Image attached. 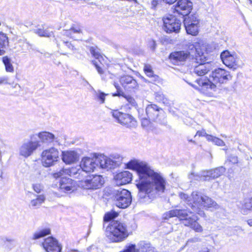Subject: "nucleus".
<instances>
[{
    "instance_id": "1",
    "label": "nucleus",
    "mask_w": 252,
    "mask_h": 252,
    "mask_svg": "<svg viewBox=\"0 0 252 252\" xmlns=\"http://www.w3.org/2000/svg\"><path fill=\"white\" fill-rule=\"evenodd\" d=\"M126 168L136 171L138 179L136 186L138 189V196L142 203H150L157 196L164 192L166 182L163 177L152 170L145 162L133 159L126 164Z\"/></svg>"
},
{
    "instance_id": "2",
    "label": "nucleus",
    "mask_w": 252,
    "mask_h": 252,
    "mask_svg": "<svg viewBox=\"0 0 252 252\" xmlns=\"http://www.w3.org/2000/svg\"><path fill=\"white\" fill-rule=\"evenodd\" d=\"M210 78L212 81L207 79L199 78L195 81L196 84H189L204 95L214 97L217 90L215 83H225L231 79V76L229 72L218 68L212 72Z\"/></svg>"
},
{
    "instance_id": "3",
    "label": "nucleus",
    "mask_w": 252,
    "mask_h": 252,
    "mask_svg": "<svg viewBox=\"0 0 252 252\" xmlns=\"http://www.w3.org/2000/svg\"><path fill=\"white\" fill-rule=\"evenodd\" d=\"M106 236L112 242H121L129 235L127 226L124 222L112 221L106 227Z\"/></svg>"
},
{
    "instance_id": "4",
    "label": "nucleus",
    "mask_w": 252,
    "mask_h": 252,
    "mask_svg": "<svg viewBox=\"0 0 252 252\" xmlns=\"http://www.w3.org/2000/svg\"><path fill=\"white\" fill-rule=\"evenodd\" d=\"M179 196L181 199L186 201L189 205H190L192 210L194 212L200 215L204 214V213L200 208L205 196L201 192L194 191L192 192L190 196L181 192L179 194Z\"/></svg>"
},
{
    "instance_id": "5",
    "label": "nucleus",
    "mask_w": 252,
    "mask_h": 252,
    "mask_svg": "<svg viewBox=\"0 0 252 252\" xmlns=\"http://www.w3.org/2000/svg\"><path fill=\"white\" fill-rule=\"evenodd\" d=\"M102 159V155L92 158L84 157L81 160L80 167L86 172L94 171L99 168L104 169Z\"/></svg>"
},
{
    "instance_id": "6",
    "label": "nucleus",
    "mask_w": 252,
    "mask_h": 252,
    "mask_svg": "<svg viewBox=\"0 0 252 252\" xmlns=\"http://www.w3.org/2000/svg\"><path fill=\"white\" fill-rule=\"evenodd\" d=\"M115 205L119 208L125 209L131 204L132 197L130 192L125 189L115 190L113 195Z\"/></svg>"
},
{
    "instance_id": "7",
    "label": "nucleus",
    "mask_w": 252,
    "mask_h": 252,
    "mask_svg": "<svg viewBox=\"0 0 252 252\" xmlns=\"http://www.w3.org/2000/svg\"><path fill=\"white\" fill-rule=\"evenodd\" d=\"M225 172V168L222 166L210 170L202 171L199 174L191 173L189 178L196 180H210L220 177Z\"/></svg>"
},
{
    "instance_id": "8",
    "label": "nucleus",
    "mask_w": 252,
    "mask_h": 252,
    "mask_svg": "<svg viewBox=\"0 0 252 252\" xmlns=\"http://www.w3.org/2000/svg\"><path fill=\"white\" fill-rule=\"evenodd\" d=\"M104 183V179L101 175H95L79 181L78 186L84 189L94 190L101 188Z\"/></svg>"
},
{
    "instance_id": "9",
    "label": "nucleus",
    "mask_w": 252,
    "mask_h": 252,
    "mask_svg": "<svg viewBox=\"0 0 252 252\" xmlns=\"http://www.w3.org/2000/svg\"><path fill=\"white\" fill-rule=\"evenodd\" d=\"M59 158V150L54 147L43 150L41 155V160L43 166L49 167L54 165Z\"/></svg>"
},
{
    "instance_id": "10",
    "label": "nucleus",
    "mask_w": 252,
    "mask_h": 252,
    "mask_svg": "<svg viewBox=\"0 0 252 252\" xmlns=\"http://www.w3.org/2000/svg\"><path fill=\"white\" fill-rule=\"evenodd\" d=\"M220 58L226 66L233 70L241 67L243 65L242 61L235 53L223 51L220 55Z\"/></svg>"
},
{
    "instance_id": "11",
    "label": "nucleus",
    "mask_w": 252,
    "mask_h": 252,
    "mask_svg": "<svg viewBox=\"0 0 252 252\" xmlns=\"http://www.w3.org/2000/svg\"><path fill=\"white\" fill-rule=\"evenodd\" d=\"M193 210L189 211L187 209H175L170 210L163 215L164 219L167 220L169 218L177 217L180 220H183V224L185 225L187 221L189 220L192 218V215H195Z\"/></svg>"
},
{
    "instance_id": "12",
    "label": "nucleus",
    "mask_w": 252,
    "mask_h": 252,
    "mask_svg": "<svg viewBox=\"0 0 252 252\" xmlns=\"http://www.w3.org/2000/svg\"><path fill=\"white\" fill-rule=\"evenodd\" d=\"M39 146V142L37 141H24L19 148V155L23 158H28L33 154Z\"/></svg>"
},
{
    "instance_id": "13",
    "label": "nucleus",
    "mask_w": 252,
    "mask_h": 252,
    "mask_svg": "<svg viewBox=\"0 0 252 252\" xmlns=\"http://www.w3.org/2000/svg\"><path fill=\"white\" fill-rule=\"evenodd\" d=\"M113 117L122 125L126 127L134 126L136 125V121L130 115L121 112L118 110H113L111 112Z\"/></svg>"
},
{
    "instance_id": "14",
    "label": "nucleus",
    "mask_w": 252,
    "mask_h": 252,
    "mask_svg": "<svg viewBox=\"0 0 252 252\" xmlns=\"http://www.w3.org/2000/svg\"><path fill=\"white\" fill-rule=\"evenodd\" d=\"M164 30L167 32H178L180 30L181 23L175 16L168 15L163 19Z\"/></svg>"
},
{
    "instance_id": "15",
    "label": "nucleus",
    "mask_w": 252,
    "mask_h": 252,
    "mask_svg": "<svg viewBox=\"0 0 252 252\" xmlns=\"http://www.w3.org/2000/svg\"><path fill=\"white\" fill-rule=\"evenodd\" d=\"M104 169H109L120 166L123 161V158L120 155L115 154L108 158L102 155Z\"/></svg>"
},
{
    "instance_id": "16",
    "label": "nucleus",
    "mask_w": 252,
    "mask_h": 252,
    "mask_svg": "<svg viewBox=\"0 0 252 252\" xmlns=\"http://www.w3.org/2000/svg\"><path fill=\"white\" fill-rule=\"evenodd\" d=\"M146 113L149 120L160 122V117L163 115V111L157 105L152 104L146 107Z\"/></svg>"
},
{
    "instance_id": "17",
    "label": "nucleus",
    "mask_w": 252,
    "mask_h": 252,
    "mask_svg": "<svg viewBox=\"0 0 252 252\" xmlns=\"http://www.w3.org/2000/svg\"><path fill=\"white\" fill-rule=\"evenodd\" d=\"M206 61L205 59L203 61L193 60L195 64L193 65V72L198 76H203L206 74L209 71L213 69L212 64L209 63H204Z\"/></svg>"
},
{
    "instance_id": "18",
    "label": "nucleus",
    "mask_w": 252,
    "mask_h": 252,
    "mask_svg": "<svg viewBox=\"0 0 252 252\" xmlns=\"http://www.w3.org/2000/svg\"><path fill=\"white\" fill-rule=\"evenodd\" d=\"M189 52L187 51H176L170 54L169 58L173 64L180 65L189 58Z\"/></svg>"
},
{
    "instance_id": "19",
    "label": "nucleus",
    "mask_w": 252,
    "mask_h": 252,
    "mask_svg": "<svg viewBox=\"0 0 252 252\" xmlns=\"http://www.w3.org/2000/svg\"><path fill=\"white\" fill-rule=\"evenodd\" d=\"M37 136L42 143L49 144L53 142L61 145L62 136L56 137L53 133L48 131H42L37 134Z\"/></svg>"
},
{
    "instance_id": "20",
    "label": "nucleus",
    "mask_w": 252,
    "mask_h": 252,
    "mask_svg": "<svg viewBox=\"0 0 252 252\" xmlns=\"http://www.w3.org/2000/svg\"><path fill=\"white\" fill-rule=\"evenodd\" d=\"M192 7V2L189 0H179L175 6V10L179 14L185 16L189 14Z\"/></svg>"
},
{
    "instance_id": "21",
    "label": "nucleus",
    "mask_w": 252,
    "mask_h": 252,
    "mask_svg": "<svg viewBox=\"0 0 252 252\" xmlns=\"http://www.w3.org/2000/svg\"><path fill=\"white\" fill-rule=\"evenodd\" d=\"M188 48L192 50L195 49L196 54L195 55V58L193 60L197 61H203L207 57V53L205 52V47L198 42H195L194 43H189L188 44Z\"/></svg>"
},
{
    "instance_id": "22",
    "label": "nucleus",
    "mask_w": 252,
    "mask_h": 252,
    "mask_svg": "<svg viewBox=\"0 0 252 252\" xmlns=\"http://www.w3.org/2000/svg\"><path fill=\"white\" fill-rule=\"evenodd\" d=\"M42 246L47 252H61L62 250L57 241L52 237L45 239Z\"/></svg>"
},
{
    "instance_id": "23",
    "label": "nucleus",
    "mask_w": 252,
    "mask_h": 252,
    "mask_svg": "<svg viewBox=\"0 0 252 252\" xmlns=\"http://www.w3.org/2000/svg\"><path fill=\"white\" fill-rule=\"evenodd\" d=\"M132 174L127 171L117 173L114 176V179L117 186H121L130 183L132 180Z\"/></svg>"
},
{
    "instance_id": "24",
    "label": "nucleus",
    "mask_w": 252,
    "mask_h": 252,
    "mask_svg": "<svg viewBox=\"0 0 252 252\" xmlns=\"http://www.w3.org/2000/svg\"><path fill=\"white\" fill-rule=\"evenodd\" d=\"M59 189L63 192H71L75 189L74 183L70 178L63 177L60 180Z\"/></svg>"
},
{
    "instance_id": "25",
    "label": "nucleus",
    "mask_w": 252,
    "mask_h": 252,
    "mask_svg": "<svg viewBox=\"0 0 252 252\" xmlns=\"http://www.w3.org/2000/svg\"><path fill=\"white\" fill-rule=\"evenodd\" d=\"M62 159L65 164H71L78 161L79 156L78 154L74 151H63Z\"/></svg>"
},
{
    "instance_id": "26",
    "label": "nucleus",
    "mask_w": 252,
    "mask_h": 252,
    "mask_svg": "<svg viewBox=\"0 0 252 252\" xmlns=\"http://www.w3.org/2000/svg\"><path fill=\"white\" fill-rule=\"evenodd\" d=\"M120 82L122 86L127 90L136 88L138 84L136 81L132 77L129 75H125L121 77Z\"/></svg>"
},
{
    "instance_id": "27",
    "label": "nucleus",
    "mask_w": 252,
    "mask_h": 252,
    "mask_svg": "<svg viewBox=\"0 0 252 252\" xmlns=\"http://www.w3.org/2000/svg\"><path fill=\"white\" fill-rule=\"evenodd\" d=\"M198 218L195 215H192V218L187 221L185 226H189L197 232H201L203 231L202 227L197 222Z\"/></svg>"
},
{
    "instance_id": "28",
    "label": "nucleus",
    "mask_w": 252,
    "mask_h": 252,
    "mask_svg": "<svg viewBox=\"0 0 252 252\" xmlns=\"http://www.w3.org/2000/svg\"><path fill=\"white\" fill-rule=\"evenodd\" d=\"M82 33V29L80 26L73 25L69 30H64L63 35L71 38H75L74 34Z\"/></svg>"
},
{
    "instance_id": "29",
    "label": "nucleus",
    "mask_w": 252,
    "mask_h": 252,
    "mask_svg": "<svg viewBox=\"0 0 252 252\" xmlns=\"http://www.w3.org/2000/svg\"><path fill=\"white\" fill-rule=\"evenodd\" d=\"M9 45V41L6 34L0 32V55H3Z\"/></svg>"
},
{
    "instance_id": "30",
    "label": "nucleus",
    "mask_w": 252,
    "mask_h": 252,
    "mask_svg": "<svg viewBox=\"0 0 252 252\" xmlns=\"http://www.w3.org/2000/svg\"><path fill=\"white\" fill-rule=\"evenodd\" d=\"M212 208L213 209L217 210L219 208V205L211 198L207 196H204V199L202 200L201 207Z\"/></svg>"
},
{
    "instance_id": "31",
    "label": "nucleus",
    "mask_w": 252,
    "mask_h": 252,
    "mask_svg": "<svg viewBox=\"0 0 252 252\" xmlns=\"http://www.w3.org/2000/svg\"><path fill=\"white\" fill-rule=\"evenodd\" d=\"M114 86L115 88L117 89V93L114 94V96H122L128 101L129 103L131 104L132 105H134L135 104V101L134 99L129 95H126L121 90L119 85L118 84L115 83Z\"/></svg>"
},
{
    "instance_id": "32",
    "label": "nucleus",
    "mask_w": 252,
    "mask_h": 252,
    "mask_svg": "<svg viewBox=\"0 0 252 252\" xmlns=\"http://www.w3.org/2000/svg\"><path fill=\"white\" fill-rule=\"evenodd\" d=\"M185 27L188 34L195 36L198 33L199 24H193Z\"/></svg>"
},
{
    "instance_id": "33",
    "label": "nucleus",
    "mask_w": 252,
    "mask_h": 252,
    "mask_svg": "<svg viewBox=\"0 0 252 252\" xmlns=\"http://www.w3.org/2000/svg\"><path fill=\"white\" fill-rule=\"evenodd\" d=\"M83 170L79 167H72L70 168L67 169V175L70 176H74L75 178H79L80 174Z\"/></svg>"
},
{
    "instance_id": "34",
    "label": "nucleus",
    "mask_w": 252,
    "mask_h": 252,
    "mask_svg": "<svg viewBox=\"0 0 252 252\" xmlns=\"http://www.w3.org/2000/svg\"><path fill=\"white\" fill-rule=\"evenodd\" d=\"M90 51L93 56L100 62L101 64H103L105 63L106 58L102 56L98 50L92 47L90 49Z\"/></svg>"
},
{
    "instance_id": "35",
    "label": "nucleus",
    "mask_w": 252,
    "mask_h": 252,
    "mask_svg": "<svg viewBox=\"0 0 252 252\" xmlns=\"http://www.w3.org/2000/svg\"><path fill=\"white\" fill-rule=\"evenodd\" d=\"M45 197L44 195H38L37 198L31 200L30 206L32 207H39L45 201Z\"/></svg>"
},
{
    "instance_id": "36",
    "label": "nucleus",
    "mask_w": 252,
    "mask_h": 252,
    "mask_svg": "<svg viewBox=\"0 0 252 252\" xmlns=\"http://www.w3.org/2000/svg\"><path fill=\"white\" fill-rule=\"evenodd\" d=\"M193 24H199V21L195 14L190 15L188 18L184 19L185 26H187L188 25H193Z\"/></svg>"
},
{
    "instance_id": "37",
    "label": "nucleus",
    "mask_w": 252,
    "mask_h": 252,
    "mask_svg": "<svg viewBox=\"0 0 252 252\" xmlns=\"http://www.w3.org/2000/svg\"><path fill=\"white\" fill-rule=\"evenodd\" d=\"M50 233V229L45 228L36 231L33 235L32 239L36 240L43 237Z\"/></svg>"
},
{
    "instance_id": "38",
    "label": "nucleus",
    "mask_w": 252,
    "mask_h": 252,
    "mask_svg": "<svg viewBox=\"0 0 252 252\" xmlns=\"http://www.w3.org/2000/svg\"><path fill=\"white\" fill-rule=\"evenodd\" d=\"M93 63L95 66V68L97 72L100 75L103 80H107V76H109L110 78H111V76L112 75V74H110L109 72L103 71L102 67L99 66L95 61H94Z\"/></svg>"
},
{
    "instance_id": "39",
    "label": "nucleus",
    "mask_w": 252,
    "mask_h": 252,
    "mask_svg": "<svg viewBox=\"0 0 252 252\" xmlns=\"http://www.w3.org/2000/svg\"><path fill=\"white\" fill-rule=\"evenodd\" d=\"M144 71L147 76L153 79L155 81L158 78V76L154 74L152 66L149 64H145L144 67Z\"/></svg>"
},
{
    "instance_id": "40",
    "label": "nucleus",
    "mask_w": 252,
    "mask_h": 252,
    "mask_svg": "<svg viewBox=\"0 0 252 252\" xmlns=\"http://www.w3.org/2000/svg\"><path fill=\"white\" fill-rule=\"evenodd\" d=\"M34 32L40 36L49 37L53 35L52 32L42 28H38L34 30Z\"/></svg>"
},
{
    "instance_id": "41",
    "label": "nucleus",
    "mask_w": 252,
    "mask_h": 252,
    "mask_svg": "<svg viewBox=\"0 0 252 252\" xmlns=\"http://www.w3.org/2000/svg\"><path fill=\"white\" fill-rule=\"evenodd\" d=\"M2 62L4 63L5 70L7 72H12L14 71V67L11 63V60L7 56L2 58Z\"/></svg>"
},
{
    "instance_id": "42",
    "label": "nucleus",
    "mask_w": 252,
    "mask_h": 252,
    "mask_svg": "<svg viewBox=\"0 0 252 252\" xmlns=\"http://www.w3.org/2000/svg\"><path fill=\"white\" fill-rule=\"evenodd\" d=\"M94 94L95 96V99L100 101V103L103 104L105 102V96L108 95V94L104 93L100 91H94Z\"/></svg>"
},
{
    "instance_id": "43",
    "label": "nucleus",
    "mask_w": 252,
    "mask_h": 252,
    "mask_svg": "<svg viewBox=\"0 0 252 252\" xmlns=\"http://www.w3.org/2000/svg\"><path fill=\"white\" fill-rule=\"evenodd\" d=\"M118 215V214L113 211L107 212L104 216L103 220L104 221H109L112 219L116 218Z\"/></svg>"
},
{
    "instance_id": "44",
    "label": "nucleus",
    "mask_w": 252,
    "mask_h": 252,
    "mask_svg": "<svg viewBox=\"0 0 252 252\" xmlns=\"http://www.w3.org/2000/svg\"><path fill=\"white\" fill-rule=\"evenodd\" d=\"M155 98L158 102L163 103H166L167 101V99L164 95L160 92H158L155 94Z\"/></svg>"
},
{
    "instance_id": "45",
    "label": "nucleus",
    "mask_w": 252,
    "mask_h": 252,
    "mask_svg": "<svg viewBox=\"0 0 252 252\" xmlns=\"http://www.w3.org/2000/svg\"><path fill=\"white\" fill-rule=\"evenodd\" d=\"M243 210H252V198L247 200L243 206Z\"/></svg>"
},
{
    "instance_id": "46",
    "label": "nucleus",
    "mask_w": 252,
    "mask_h": 252,
    "mask_svg": "<svg viewBox=\"0 0 252 252\" xmlns=\"http://www.w3.org/2000/svg\"><path fill=\"white\" fill-rule=\"evenodd\" d=\"M64 175H67V169L63 168L59 171L54 173L53 176L54 178L57 179Z\"/></svg>"
},
{
    "instance_id": "47",
    "label": "nucleus",
    "mask_w": 252,
    "mask_h": 252,
    "mask_svg": "<svg viewBox=\"0 0 252 252\" xmlns=\"http://www.w3.org/2000/svg\"><path fill=\"white\" fill-rule=\"evenodd\" d=\"M213 143L218 146H224L225 145L224 142L222 140L215 136L214 138Z\"/></svg>"
},
{
    "instance_id": "48",
    "label": "nucleus",
    "mask_w": 252,
    "mask_h": 252,
    "mask_svg": "<svg viewBox=\"0 0 252 252\" xmlns=\"http://www.w3.org/2000/svg\"><path fill=\"white\" fill-rule=\"evenodd\" d=\"M63 41L64 45L66 46L69 50L72 51L73 52H74L77 50V49L75 47V46L72 43L68 41H66L64 40H63Z\"/></svg>"
},
{
    "instance_id": "49",
    "label": "nucleus",
    "mask_w": 252,
    "mask_h": 252,
    "mask_svg": "<svg viewBox=\"0 0 252 252\" xmlns=\"http://www.w3.org/2000/svg\"><path fill=\"white\" fill-rule=\"evenodd\" d=\"M33 190L37 193H39L43 189L41 185L40 184H35L33 185Z\"/></svg>"
},
{
    "instance_id": "50",
    "label": "nucleus",
    "mask_w": 252,
    "mask_h": 252,
    "mask_svg": "<svg viewBox=\"0 0 252 252\" xmlns=\"http://www.w3.org/2000/svg\"><path fill=\"white\" fill-rule=\"evenodd\" d=\"M228 160L233 164H236L238 162V157L236 156L231 155L229 157Z\"/></svg>"
},
{
    "instance_id": "51",
    "label": "nucleus",
    "mask_w": 252,
    "mask_h": 252,
    "mask_svg": "<svg viewBox=\"0 0 252 252\" xmlns=\"http://www.w3.org/2000/svg\"><path fill=\"white\" fill-rule=\"evenodd\" d=\"M9 78L7 76L0 77V85L8 84Z\"/></svg>"
},
{
    "instance_id": "52",
    "label": "nucleus",
    "mask_w": 252,
    "mask_h": 252,
    "mask_svg": "<svg viewBox=\"0 0 252 252\" xmlns=\"http://www.w3.org/2000/svg\"><path fill=\"white\" fill-rule=\"evenodd\" d=\"M150 120H148L147 119H142V121H141V125H142V126L144 127H147L150 124Z\"/></svg>"
},
{
    "instance_id": "53",
    "label": "nucleus",
    "mask_w": 252,
    "mask_h": 252,
    "mask_svg": "<svg viewBox=\"0 0 252 252\" xmlns=\"http://www.w3.org/2000/svg\"><path fill=\"white\" fill-rule=\"evenodd\" d=\"M207 133L204 129H202L201 130L197 131L196 132V135H195V137L196 136H205L206 135Z\"/></svg>"
},
{
    "instance_id": "54",
    "label": "nucleus",
    "mask_w": 252,
    "mask_h": 252,
    "mask_svg": "<svg viewBox=\"0 0 252 252\" xmlns=\"http://www.w3.org/2000/svg\"><path fill=\"white\" fill-rule=\"evenodd\" d=\"M149 45H150V46L151 49L153 51L155 50V49H156V43L155 41H154V40H151V41L149 42Z\"/></svg>"
},
{
    "instance_id": "55",
    "label": "nucleus",
    "mask_w": 252,
    "mask_h": 252,
    "mask_svg": "<svg viewBox=\"0 0 252 252\" xmlns=\"http://www.w3.org/2000/svg\"><path fill=\"white\" fill-rule=\"evenodd\" d=\"M214 137H215V136L211 135L208 134H207L206 135V139L208 141L212 142V143H213Z\"/></svg>"
},
{
    "instance_id": "56",
    "label": "nucleus",
    "mask_w": 252,
    "mask_h": 252,
    "mask_svg": "<svg viewBox=\"0 0 252 252\" xmlns=\"http://www.w3.org/2000/svg\"><path fill=\"white\" fill-rule=\"evenodd\" d=\"M166 3L171 4L176 1L177 0H163Z\"/></svg>"
},
{
    "instance_id": "57",
    "label": "nucleus",
    "mask_w": 252,
    "mask_h": 252,
    "mask_svg": "<svg viewBox=\"0 0 252 252\" xmlns=\"http://www.w3.org/2000/svg\"><path fill=\"white\" fill-rule=\"evenodd\" d=\"M247 223L250 226H252V219L248 220H247Z\"/></svg>"
},
{
    "instance_id": "58",
    "label": "nucleus",
    "mask_w": 252,
    "mask_h": 252,
    "mask_svg": "<svg viewBox=\"0 0 252 252\" xmlns=\"http://www.w3.org/2000/svg\"><path fill=\"white\" fill-rule=\"evenodd\" d=\"M157 3V1L155 0H153L152 1V5L155 6Z\"/></svg>"
},
{
    "instance_id": "59",
    "label": "nucleus",
    "mask_w": 252,
    "mask_h": 252,
    "mask_svg": "<svg viewBox=\"0 0 252 252\" xmlns=\"http://www.w3.org/2000/svg\"><path fill=\"white\" fill-rule=\"evenodd\" d=\"M147 252H158L154 251V250H152V249H151V250H149V251Z\"/></svg>"
},
{
    "instance_id": "60",
    "label": "nucleus",
    "mask_w": 252,
    "mask_h": 252,
    "mask_svg": "<svg viewBox=\"0 0 252 252\" xmlns=\"http://www.w3.org/2000/svg\"><path fill=\"white\" fill-rule=\"evenodd\" d=\"M221 136H222V137H226V136L223 134H221Z\"/></svg>"
},
{
    "instance_id": "61",
    "label": "nucleus",
    "mask_w": 252,
    "mask_h": 252,
    "mask_svg": "<svg viewBox=\"0 0 252 252\" xmlns=\"http://www.w3.org/2000/svg\"><path fill=\"white\" fill-rule=\"evenodd\" d=\"M141 251H142V252H147V251H144V249H143V248H141Z\"/></svg>"
},
{
    "instance_id": "62",
    "label": "nucleus",
    "mask_w": 252,
    "mask_h": 252,
    "mask_svg": "<svg viewBox=\"0 0 252 252\" xmlns=\"http://www.w3.org/2000/svg\"><path fill=\"white\" fill-rule=\"evenodd\" d=\"M48 55H49V54L48 53V54H45V57H48Z\"/></svg>"
},
{
    "instance_id": "63",
    "label": "nucleus",
    "mask_w": 252,
    "mask_h": 252,
    "mask_svg": "<svg viewBox=\"0 0 252 252\" xmlns=\"http://www.w3.org/2000/svg\"><path fill=\"white\" fill-rule=\"evenodd\" d=\"M145 245L146 247L149 248L148 244H145Z\"/></svg>"
},
{
    "instance_id": "64",
    "label": "nucleus",
    "mask_w": 252,
    "mask_h": 252,
    "mask_svg": "<svg viewBox=\"0 0 252 252\" xmlns=\"http://www.w3.org/2000/svg\"><path fill=\"white\" fill-rule=\"evenodd\" d=\"M250 0V1L251 3H252V0Z\"/></svg>"
}]
</instances>
